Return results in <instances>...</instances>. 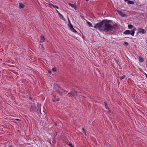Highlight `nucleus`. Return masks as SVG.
Returning a JSON list of instances; mask_svg holds the SVG:
<instances>
[{
	"label": "nucleus",
	"instance_id": "27",
	"mask_svg": "<svg viewBox=\"0 0 147 147\" xmlns=\"http://www.w3.org/2000/svg\"><path fill=\"white\" fill-rule=\"evenodd\" d=\"M52 70L53 71H56V70L55 68H53L52 69Z\"/></svg>",
	"mask_w": 147,
	"mask_h": 147
},
{
	"label": "nucleus",
	"instance_id": "11",
	"mask_svg": "<svg viewBox=\"0 0 147 147\" xmlns=\"http://www.w3.org/2000/svg\"><path fill=\"white\" fill-rule=\"evenodd\" d=\"M37 111L39 112L40 113H41V105L40 104H37Z\"/></svg>",
	"mask_w": 147,
	"mask_h": 147
},
{
	"label": "nucleus",
	"instance_id": "34",
	"mask_svg": "<svg viewBox=\"0 0 147 147\" xmlns=\"http://www.w3.org/2000/svg\"><path fill=\"white\" fill-rule=\"evenodd\" d=\"M89 0H86V1H88Z\"/></svg>",
	"mask_w": 147,
	"mask_h": 147
},
{
	"label": "nucleus",
	"instance_id": "29",
	"mask_svg": "<svg viewBox=\"0 0 147 147\" xmlns=\"http://www.w3.org/2000/svg\"><path fill=\"white\" fill-rule=\"evenodd\" d=\"M15 120L17 121H19L20 120L18 119H15Z\"/></svg>",
	"mask_w": 147,
	"mask_h": 147
},
{
	"label": "nucleus",
	"instance_id": "10",
	"mask_svg": "<svg viewBox=\"0 0 147 147\" xmlns=\"http://www.w3.org/2000/svg\"><path fill=\"white\" fill-rule=\"evenodd\" d=\"M68 4L71 7L74 8L75 10L77 9L76 5L75 4H72L70 3H69Z\"/></svg>",
	"mask_w": 147,
	"mask_h": 147
},
{
	"label": "nucleus",
	"instance_id": "33",
	"mask_svg": "<svg viewBox=\"0 0 147 147\" xmlns=\"http://www.w3.org/2000/svg\"><path fill=\"white\" fill-rule=\"evenodd\" d=\"M9 147H12V146H9Z\"/></svg>",
	"mask_w": 147,
	"mask_h": 147
},
{
	"label": "nucleus",
	"instance_id": "17",
	"mask_svg": "<svg viewBox=\"0 0 147 147\" xmlns=\"http://www.w3.org/2000/svg\"><path fill=\"white\" fill-rule=\"evenodd\" d=\"M139 61L140 63L143 62L144 61L143 59L141 57H139Z\"/></svg>",
	"mask_w": 147,
	"mask_h": 147
},
{
	"label": "nucleus",
	"instance_id": "32",
	"mask_svg": "<svg viewBox=\"0 0 147 147\" xmlns=\"http://www.w3.org/2000/svg\"><path fill=\"white\" fill-rule=\"evenodd\" d=\"M56 11L58 13V14L59 13L58 10H57Z\"/></svg>",
	"mask_w": 147,
	"mask_h": 147
},
{
	"label": "nucleus",
	"instance_id": "22",
	"mask_svg": "<svg viewBox=\"0 0 147 147\" xmlns=\"http://www.w3.org/2000/svg\"><path fill=\"white\" fill-rule=\"evenodd\" d=\"M124 45H125V46H127L128 45V42H124Z\"/></svg>",
	"mask_w": 147,
	"mask_h": 147
},
{
	"label": "nucleus",
	"instance_id": "24",
	"mask_svg": "<svg viewBox=\"0 0 147 147\" xmlns=\"http://www.w3.org/2000/svg\"><path fill=\"white\" fill-rule=\"evenodd\" d=\"M82 130H83V133H84V134L86 136V133L85 132V129H84V128H82Z\"/></svg>",
	"mask_w": 147,
	"mask_h": 147
},
{
	"label": "nucleus",
	"instance_id": "20",
	"mask_svg": "<svg viewBox=\"0 0 147 147\" xmlns=\"http://www.w3.org/2000/svg\"><path fill=\"white\" fill-rule=\"evenodd\" d=\"M87 23L89 27H92V23L89 22H87Z\"/></svg>",
	"mask_w": 147,
	"mask_h": 147
},
{
	"label": "nucleus",
	"instance_id": "18",
	"mask_svg": "<svg viewBox=\"0 0 147 147\" xmlns=\"http://www.w3.org/2000/svg\"><path fill=\"white\" fill-rule=\"evenodd\" d=\"M127 3L129 4H134V2L132 1H129V0L127 1Z\"/></svg>",
	"mask_w": 147,
	"mask_h": 147
},
{
	"label": "nucleus",
	"instance_id": "30",
	"mask_svg": "<svg viewBox=\"0 0 147 147\" xmlns=\"http://www.w3.org/2000/svg\"><path fill=\"white\" fill-rule=\"evenodd\" d=\"M124 0L125 1V2H126L127 1H129V0Z\"/></svg>",
	"mask_w": 147,
	"mask_h": 147
},
{
	"label": "nucleus",
	"instance_id": "25",
	"mask_svg": "<svg viewBox=\"0 0 147 147\" xmlns=\"http://www.w3.org/2000/svg\"><path fill=\"white\" fill-rule=\"evenodd\" d=\"M53 8H56L57 9H59V7H57V5H54V7H53Z\"/></svg>",
	"mask_w": 147,
	"mask_h": 147
},
{
	"label": "nucleus",
	"instance_id": "8",
	"mask_svg": "<svg viewBox=\"0 0 147 147\" xmlns=\"http://www.w3.org/2000/svg\"><path fill=\"white\" fill-rule=\"evenodd\" d=\"M140 33H141L142 34H144L146 33V32L144 29L142 28H140L137 34Z\"/></svg>",
	"mask_w": 147,
	"mask_h": 147
},
{
	"label": "nucleus",
	"instance_id": "5",
	"mask_svg": "<svg viewBox=\"0 0 147 147\" xmlns=\"http://www.w3.org/2000/svg\"><path fill=\"white\" fill-rule=\"evenodd\" d=\"M68 20L69 22L70 23V25L69 26V28L70 29V30L72 32H74L77 33V32L76 30L73 28V26L72 24H71L70 22V21L68 17Z\"/></svg>",
	"mask_w": 147,
	"mask_h": 147
},
{
	"label": "nucleus",
	"instance_id": "19",
	"mask_svg": "<svg viewBox=\"0 0 147 147\" xmlns=\"http://www.w3.org/2000/svg\"><path fill=\"white\" fill-rule=\"evenodd\" d=\"M105 107L107 109H108L109 110V112H110V110L109 108L108 107L107 104L105 102Z\"/></svg>",
	"mask_w": 147,
	"mask_h": 147
},
{
	"label": "nucleus",
	"instance_id": "6",
	"mask_svg": "<svg viewBox=\"0 0 147 147\" xmlns=\"http://www.w3.org/2000/svg\"><path fill=\"white\" fill-rule=\"evenodd\" d=\"M36 109L35 105L33 104L31 105V107L30 108V111H32L35 110Z\"/></svg>",
	"mask_w": 147,
	"mask_h": 147
},
{
	"label": "nucleus",
	"instance_id": "28",
	"mask_svg": "<svg viewBox=\"0 0 147 147\" xmlns=\"http://www.w3.org/2000/svg\"><path fill=\"white\" fill-rule=\"evenodd\" d=\"M29 99L30 100H32V98L31 97H29Z\"/></svg>",
	"mask_w": 147,
	"mask_h": 147
},
{
	"label": "nucleus",
	"instance_id": "14",
	"mask_svg": "<svg viewBox=\"0 0 147 147\" xmlns=\"http://www.w3.org/2000/svg\"><path fill=\"white\" fill-rule=\"evenodd\" d=\"M59 98H56V96H54L53 98V102L57 101L59 100Z\"/></svg>",
	"mask_w": 147,
	"mask_h": 147
},
{
	"label": "nucleus",
	"instance_id": "2",
	"mask_svg": "<svg viewBox=\"0 0 147 147\" xmlns=\"http://www.w3.org/2000/svg\"><path fill=\"white\" fill-rule=\"evenodd\" d=\"M94 27L96 29H98L100 31H103V20L100 23L96 24L94 26Z\"/></svg>",
	"mask_w": 147,
	"mask_h": 147
},
{
	"label": "nucleus",
	"instance_id": "31",
	"mask_svg": "<svg viewBox=\"0 0 147 147\" xmlns=\"http://www.w3.org/2000/svg\"><path fill=\"white\" fill-rule=\"evenodd\" d=\"M49 73L50 74H51V71H49Z\"/></svg>",
	"mask_w": 147,
	"mask_h": 147
},
{
	"label": "nucleus",
	"instance_id": "3",
	"mask_svg": "<svg viewBox=\"0 0 147 147\" xmlns=\"http://www.w3.org/2000/svg\"><path fill=\"white\" fill-rule=\"evenodd\" d=\"M55 90L61 94L63 95L67 94L68 92L65 90L61 88H60L58 86H56L55 87Z\"/></svg>",
	"mask_w": 147,
	"mask_h": 147
},
{
	"label": "nucleus",
	"instance_id": "13",
	"mask_svg": "<svg viewBox=\"0 0 147 147\" xmlns=\"http://www.w3.org/2000/svg\"><path fill=\"white\" fill-rule=\"evenodd\" d=\"M49 5L48 7L51 8H52L54 7V5L48 2V3H47Z\"/></svg>",
	"mask_w": 147,
	"mask_h": 147
},
{
	"label": "nucleus",
	"instance_id": "9",
	"mask_svg": "<svg viewBox=\"0 0 147 147\" xmlns=\"http://www.w3.org/2000/svg\"><path fill=\"white\" fill-rule=\"evenodd\" d=\"M76 93V92L75 91L74 92L71 91V92L69 93L68 94V95L69 97H72Z\"/></svg>",
	"mask_w": 147,
	"mask_h": 147
},
{
	"label": "nucleus",
	"instance_id": "7",
	"mask_svg": "<svg viewBox=\"0 0 147 147\" xmlns=\"http://www.w3.org/2000/svg\"><path fill=\"white\" fill-rule=\"evenodd\" d=\"M116 11L118 13L119 15L122 17H124L125 16V15L121 11L116 10Z\"/></svg>",
	"mask_w": 147,
	"mask_h": 147
},
{
	"label": "nucleus",
	"instance_id": "4",
	"mask_svg": "<svg viewBox=\"0 0 147 147\" xmlns=\"http://www.w3.org/2000/svg\"><path fill=\"white\" fill-rule=\"evenodd\" d=\"M135 34V30L134 29L131 30V31L129 30H126L123 32V34L125 35L130 34L132 36H134Z\"/></svg>",
	"mask_w": 147,
	"mask_h": 147
},
{
	"label": "nucleus",
	"instance_id": "21",
	"mask_svg": "<svg viewBox=\"0 0 147 147\" xmlns=\"http://www.w3.org/2000/svg\"><path fill=\"white\" fill-rule=\"evenodd\" d=\"M133 27V26L131 24H129L128 25V28L129 29H131Z\"/></svg>",
	"mask_w": 147,
	"mask_h": 147
},
{
	"label": "nucleus",
	"instance_id": "12",
	"mask_svg": "<svg viewBox=\"0 0 147 147\" xmlns=\"http://www.w3.org/2000/svg\"><path fill=\"white\" fill-rule=\"evenodd\" d=\"M45 39L44 36H41L40 42H44L45 41Z\"/></svg>",
	"mask_w": 147,
	"mask_h": 147
},
{
	"label": "nucleus",
	"instance_id": "16",
	"mask_svg": "<svg viewBox=\"0 0 147 147\" xmlns=\"http://www.w3.org/2000/svg\"><path fill=\"white\" fill-rule=\"evenodd\" d=\"M59 16H60L61 17L60 18L61 19L63 20H65V19L64 18L63 16L60 13H59Z\"/></svg>",
	"mask_w": 147,
	"mask_h": 147
},
{
	"label": "nucleus",
	"instance_id": "23",
	"mask_svg": "<svg viewBox=\"0 0 147 147\" xmlns=\"http://www.w3.org/2000/svg\"><path fill=\"white\" fill-rule=\"evenodd\" d=\"M125 75H123L120 78V80H122L124 79L125 78Z\"/></svg>",
	"mask_w": 147,
	"mask_h": 147
},
{
	"label": "nucleus",
	"instance_id": "15",
	"mask_svg": "<svg viewBox=\"0 0 147 147\" xmlns=\"http://www.w3.org/2000/svg\"><path fill=\"white\" fill-rule=\"evenodd\" d=\"M19 7L20 8H23L24 7V6L23 4L20 3Z\"/></svg>",
	"mask_w": 147,
	"mask_h": 147
},
{
	"label": "nucleus",
	"instance_id": "26",
	"mask_svg": "<svg viewBox=\"0 0 147 147\" xmlns=\"http://www.w3.org/2000/svg\"><path fill=\"white\" fill-rule=\"evenodd\" d=\"M68 145H69V146H70L71 147H73V146L72 144H71L70 143H69V144H68Z\"/></svg>",
	"mask_w": 147,
	"mask_h": 147
},
{
	"label": "nucleus",
	"instance_id": "1",
	"mask_svg": "<svg viewBox=\"0 0 147 147\" xmlns=\"http://www.w3.org/2000/svg\"><path fill=\"white\" fill-rule=\"evenodd\" d=\"M103 31L107 32L112 31L114 28V27L109 23L106 22L103 20Z\"/></svg>",
	"mask_w": 147,
	"mask_h": 147
}]
</instances>
